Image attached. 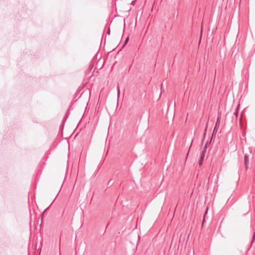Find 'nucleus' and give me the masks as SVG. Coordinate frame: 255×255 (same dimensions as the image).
Returning <instances> with one entry per match:
<instances>
[{
    "instance_id": "f257e3e1",
    "label": "nucleus",
    "mask_w": 255,
    "mask_h": 255,
    "mask_svg": "<svg viewBox=\"0 0 255 255\" xmlns=\"http://www.w3.org/2000/svg\"><path fill=\"white\" fill-rule=\"evenodd\" d=\"M206 145L205 146L204 148V149L202 151L201 154V155H200V160H199V166H201L203 164V159L204 158V156H205V153L206 152Z\"/></svg>"
},
{
    "instance_id": "f03ea898",
    "label": "nucleus",
    "mask_w": 255,
    "mask_h": 255,
    "mask_svg": "<svg viewBox=\"0 0 255 255\" xmlns=\"http://www.w3.org/2000/svg\"><path fill=\"white\" fill-rule=\"evenodd\" d=\"M245 161L246 167H248V164L249 163V158L247 156H245Z\"/></svg>"
},
{
    "instance_id": "7ed1b4c3",
    "label": "nucleus",
    "mask_w": 255,
    "mask_h": 255,
    "mask_svg": "<svg viewBox=\"0 0 255 255\" xmlns=\"http://www.w3.org/2000/svg\"><path fill=\"white\" fill-rule=\"evenodd\" d=\"M128 40V38H127V39H126V40L125 41V44L127 43Z\"/></svg>"
},
{
    "instance_id": "20e7f679",
    "label": "nucleus",
    "mask_w": 255,
    "mask_h": 255,
    "mask_svg": "<svg viewBox=\"0 0 255 255\" xmlns=\"http://www.w3.org/2000/svg\"><path fill=\"white\" fill-rule=\"evenodd\" d=\"M218 122H219V119L217 120V123L216 124V125H217V124L218 123Z\"/></svg>"
}]
</instances>
